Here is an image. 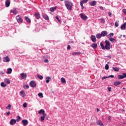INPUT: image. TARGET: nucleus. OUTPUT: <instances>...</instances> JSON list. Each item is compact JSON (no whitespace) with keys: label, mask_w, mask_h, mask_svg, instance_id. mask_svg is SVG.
<instances>
[{"label":"nucleus","mask_w":126,"mask_h":126,"mask_svg":"<svg viewBox=\"0 0 126 126\" xmlns=\"http://www.w3.org/2000/svg\"><path fill=\"white\" fill-rule=\"evenodd\" d=\"M102 37H105L108 35V32L106 31H102L101 33Z\"/></svg>","instance_id":"obj_11"},{"label":"nucleus","mask_w":126,"mask_h":126,"mask_svg":"<svg viewBox=\"0 0 126 126\" xmlns=\"http://www.w3.org/2000/svg\"><path fill=\"white\" fill-rule=\"evenodd\" d=\"M25 18L27 22H29V23L31 22V20H30V19L28 18V17L26 16V17H25Z\"/></svg>","instance_id":"obj_31"},{"label":"nucleus","mask_w":126,"mask_h":126,"mask_svg":"<svg viewBox=\"0 0 126 126\" xmlns=\"http://www.w3.org/2000/svg\"><path fill=\"white\" fill-rule=\"evenodd\" d=\"M100 21H101V23H105V19H104V18H101L100 19Z\"/></svg>","instance_id":"obj_44"},{"label":"nucleus","mask_w":126,"mask_h":126,"mask_svg":"<svg viewBox=\"0 0 126 126\" xmlns=\"http://www.w3.org/2000/svg\"><path fill=\"white\" fill-rule=\"evenodd\" d=\"M10 12L12 13H14V14H17V13H18V11H17L16 9H13L11 10Z\"/></svg>","instance_id":"obj_13"},{"label":"nucleus","mask_w":126,"mask_h":126,"mask_svg":"<svg viewBox=\"0 0 126 126\" xmlns=\"http://www.w3.org/2000/svg\"><path fill=\"white\" fill-rule=\"evenodd\" d=\"M126 23H124V24H123L121 27V29L122 30H126Z\"/></svg>","instance_id":"obj_21"},{"label":"nucleus","mask_w":126,"mask_h":126,"mask_svg":"<svg viewBox=\"0 0 126 126\" xmlns=\"http://www.w3.org/2000/svg\"><path fill=\"white\" fill-rule=\"evenodd\" d=\"M56 19H57L59 22H61V20H60V18H59V17L58 16L56 17Z\"/></svg>","instance_id":"obj_47"},{"label":"nucleus","mask_w":126,"mask_h":126,"mask_svg":"<svg viewBox=\"0 0 126 126\" xmlns=\"http://www.w3.org/2000/svg\"><path fill=\"white\" fill-rule=\"evenodd\" d=\"M24 89H28L29 88V86L28 85H25L23 86Z\"/></svg>","instance_id":"obj_40"},{"label":"nucleus","mask_w":126,"mask_h":126,"mask_svg":"<svg viewBox=\"0 0 126 126\" xmlns=\"http://www.w3.org/2000/svg\"><path fill=\"white\" fill-rule=\"evenodd\" d=\"M70 48H71V47H70V45H67V50H70Z\"/></svg>","instance_id":"obj_51"},{"label":"nucleus","mask_w":126,"mask_h":126,"mask_svg":"<svg viewBox=\"0 0 126 126\" xmlns=\"http://www.w3.org/2000/svg\"><path fill=\"white\" fill-rule=\"evenodd\" d=\"M37 77H38V78H39L40 80H42V79H43V76L40 75H37Z\"/></svg>","instance_id":"obj_38"},{"label":"nucleus","mask_w":126,"mask_h":126,"mask_svg":"<svg viewBox=\"0 0 126 126\" xmlns=\"http://www.w3.org/2000/svg\"><path fill=\"white\" fill-rule=\"evenodd\" d=\"M23 107H24V108H27V103L25 102L23 105Z\"/></svg>","instance_id":"obj_43"},{"label":"nucleus","mask_w":126,"mask_h":126,"mask_svg":"<svg viewBox=\"0 0 126 126\" xmlns=\"http://www.w3.org/2000/svg\"><path fill=\"white\" fill-rule=\"evenodd\" d=\"M106 78H109V77H107V76H106V77H103L102 78V80H103L104 79H106Z\"/></svg>","instance_id":"obj_53"},{"label":"nucleus","mask_w":126,"mask_h":126,"mask_svg":"<svg viewBox=\"0 0 126 126\" xmlns=\"http://www.w3.org/2000/svg\"><path fill=\"white\" fill-rule=\"evenodd\" d=\"M115 27H119V23H118V22H115Z\"/></svg>","instance_id":"obj_46"},{"label":"nucleus","mask_w":126,"mask_h":126,"mask_svg":"<svg viewBox=\"0 0 126 126\" xmlns=\"http://www.w3.org/2000/svg\"><path fill=\"white\" fill-rule=\"evenodd\" d=\"M109 36L110 37H113V36H114V33H110Z\"/></svg>","instance_id":"obj_52"},{"label":"nucleus","mask_w":126,"mask_h":126,"mask_svg":"<svg viewBox=\"0 0 126 126\" xmlns=\"http://www.w3.org/2000/svg\"><path fill=\"white\" fill-rule=\"evenodd\" d=\"M4 63H8L9 62H10V59L8 58V56H6L4 58V60L3 61Z\"/></svg>","instance_id":"obj_12"},{"label":"nucleus","mask_w":126,"mask_h":126,"mask_svg":"<svg viewBox=\"0 0 126 126\" xmlns=\"http://www.w3.org/2000/svg\"><path fill=\"white\" fill-rule=\"evenodd\" d=\"M105 50H110V49H111L112 47V46L111 45V43H110V41L109 40H105Z\"/></svg>","instance_id":"obj_2"},{"label":"nucleus","mask_w":126,"mask_h":126,"mask_svg":"<svg viewBox=\"0 0 126 126\" xmlns=\"http://www.w3.org/2000/svg\"><path fill=\"white\" fill-rule=\"evenodd\" d=\"M17 119H16V122H19V121H20V120H21V117H20V116H17Z\"/></svg>","instance_id":"obj_41"},{"label":"nucleus","mask_w":126,"mask_h":126,"mask_svg":"<svg viewBox=\"0 0 126 126\" xmlns=\"http://www.w3.org/2000/svg\"><path fill=\"white\" fill-rule=\"evenodd\" d=\"M107 89H108V91H109V92H111V91H112V88H111V87H108Z\"/></svg>","instance_id":"obj_48"},{"label":"nucleus","mask_w":126,"mask_h":126,"mask_svg":"<svg viewBox=\"0 0 126 126\" xmlns=\"http://www.w3.org/2000/svg\"><path fill=\"white\" fill-rule=\"evenodd\" d=\"M46 116H47V114H43V116H41L40 117L41 122H44V120H45V118H46Z\"/></svg>","instance_id":"obj_17"},{"label":"nucleus","mask_w":126,"mask_h":126,"mask_svg":"<svg viewBox=\"0 0 126 126\" xmlns=\"http://www.w3.org/2000/svg\"><path fill=\"white\" fill-rule=\"evenodd\" d=\"M1 87H6V84H4V82H1L0 84Z\"/></svg>","instance_id":"obj_36"},{"label":"nucleus","mask_w":126,"mask_h":126,"mask_svg":"<svg viewBox=\"0 0 126 126\" xmlns=\"http://www.w3.org/2000/svg\"><path fill=\"white\" fill-rule=\"evenodd\" d=\"M42 17L44 18V19H45V20H49V16H48V15H47V14H43L42 15Z\"/></svg>","instance_id":"obj_19"},{"label":"nucleus","mask_w":126,"mask_h":126,"mask_svg":"<svg viewBox=\"0 0 126 126\" xmlns=\"http://www.w3.org/2000/svg\"><path fill=\"white\" fill-rule=\"evenodd\" d=\"M90 5H91V6H94L97 4V1L95 0L91 1L89 2Z\"/></svg>","instance_id":"obj_7"},{"label":"nucleus","mask_w":126,"mask_h":126,"mask_svg":"<svg viewBox=\"0 0 126 126\" xmlns=\"http://www.w3.org/2000/svg\"><path fill=\"white\" fill-rule=\"evenodd\" d=\"M61 82H62V83H66V81H65V79H64V78L62 77L61 78Z\"/></svg>","instance_id":"obj_33"},{"label":"nucleus","mask_w":126,"mask_h":126,"mask_svg":"<svg viewBox=\"0 0 126 126\" xmlns=\"http://www.w3.org/2000/svg\"><path fill=\"white\" fill-rule=\"evenodd\" d=\"M80 5L82 7V9H84V6H83V2L82 1H80Z\"/></svg>","instance_id":"obj_39"},{"label":"nucleus","mask_w":126,"mask_h":126,"mask_svg":"<svg viewBox=\"0 0 126 126\" xmlns=\"http://www.w3.org/2000/svg\"><path fill=\"white\" fill-rule=\"evenodd\" d=\"M82 1V2H84L85 3H86V2H87V1H88V0H81Z\"/></svg>","instance_id":"obj_49"},{"label":"nucleus","mask_w":126,"mask_h":126,"mask_svg":"<svg viewBox=\"0 0 126 126\" xmlns=\"http://www.w3.org/2000/svg\"><path fill=\"white\" fill-rule=\"evenodd\" d=\"M81 54V52H73L72 53V56H77V55H80Z\"/></svg>","instance_id":"obj_32"},{"label":"nucleus","mask_w":126,"mask_h":126,"mask_svg":"<svg viewBox=\"0 0 126 126\" xmlns=\"http://www.w3.org/2000/svg\"><path fill=\"white\" fill-rule=\"evenodd\" d=\"M99 108H97V112H99Z\"/></svg>","instance_id":"obj_61"},{"label":"nucleus","mask_w":126,"mask_h":126,"mask_svg":"<svg viewBox=\"0 0 126 126\" xmlns=\"http://www.w3.org/2000/svg\"><path fill=\"white\" fill-rule=\"evenodd\" d=\"M112 68L113 70H114V71H119V68H118L117 67H113Z\"/></svg>","instance_id":"obj_34"},{"label":"nucleus","mask_w":126,"mask_h":126,"mask_svg":"<svg viewBox=\"0 0 126 126\" xmlns=\"http://www.w3.org/2000/svg\"><path fill=\"white\" fill-rule=\"evenodd\" d=\"M91 39L92 40V42H93V43L96 42V36H95V35H92L91 36Z\"/></svg>","instance_id":"obj_8"},{"label":"nucleus","mask_w":126,"mask_h":126,"mask_svg":"<svg viewBox=\"0 0 126 126\" xmlns=\"http://www.w3.org/2000/svg\"><path fill=\"white\" fill-rule=\"evenodd\" d=\"M107 58H109V59H112V57L111 56H107Z\"/></svg>","instance_id":"obj_59"},{"label":"nucleus","mask_w":126,"mask_h":126,"mask_svg":"<svg viewBox=\"0 0 126 126\" xmlns=\"http://www.w3.org/2000/svg\"><path fill=\"white\" fill-rule=\"evenodd\" d=\"M123 37H126V35H124Z\"/></svg>","instance_id":"obj_63"},{"label":"nucleus","mask_w":126,"mask_h":126,"mask_svg":"<svg viewBox=\"0 0 126 126\" xmlns=\"http://www.w3.org/2000/svg\"><path fill=\"white\" fill-rule=\"evenodd\" d=\"M107 119H108V121H111V120L110 116L108 117Z\"/></svg>","instance_id":"obj_55"},{"label":"nucleus","mask_w":126,"mask_h":126,"mask_svg":"<svg viewBox=\"0 0 126 126\" xmlns=\"http://www.w3.org/2000/svg\"><path fill=\"white\" fill-rule=\"evenodd\" d=\"M44 63H49V60H48V59H45L44 60Z\"/></svg>","instance_id":"obj_50"},{"label":"nucleus","mask_w":126,"mask_h":126,"mask_svg":"<svg viewBox=\"0 0 126 126\" xmlns=\"http://www.w3.org/2000/svg\"><path fill=\"white\" fill-rule=\"evenodd\" d=\"M16 124V120L15 119H12L10 121V125L11 126H13V125H15Z\"/></svg>","instance_id":"obj_9"},{"label":"nucleus","mask_w":126,"mask_h":126,"mask_svg":"<svg viewBox=\"0 0 126 126\" xmlns=\"http://www.w3.org/2000/svg\"><path fill=\"white\" fill-rule=\"evenodd\" d=\"M123 89H126V88H123Z\"/></svg>","instance_id":"obj_64"},{"label":"nucleus","mask_w":126,"mask_h":126,"mask_svg":"<svg viewBox=\"0 0 126 126\" xmlns=\"http://www.w3.org/2000/svg\"><path fill=\"white\" fill-rule=\"evenodd\" d=\"M101 37H102V34L101 33H97L96 35V37L97 38V39H100Z\"/></svg>","instance_id":"obj_30"},{"label":"nucleus","mask_w":126,"mask_h":126,"mask_svg":"<svg viewBox=\"0 0 126 126\" xmlns=\"http://www.w3.org/2000/svg\"><path fill=\"white\" fill-rule=\"evenodd\" d=\"M10 5V0H6L5 1V6L6 7H8Z\"/></svg>","instance_id":"obj_16"},{"label":"nucleus","mask_w":126,"mask_h":126,"mask_svg":"<svg viewBox=\"0 0 126 126\" xmlns=\"http://www.w3.org/2000/svg\"><path fill=\"white\" fill-rule=\"evenodd\" d=\"M108 15L111 17V16H112V12L108 13Z\"/></svg>","instance_id":"obj_56"},{"label":"nucleus","mask_w":126,"mask_h":126,"mask_svg":"<svg viewBox=\"0 0 126 126\" xmlns=\"http://www.w3.org/2000/svg\"><path fill=\"white\" fill-rule=\"evenodd\" d=\"M1 62V57H0V63Z\"/></svg>","instance_id":"obj_62"},{"label":"nucleus","mask_w":126,"mask_h":126,"mask_svg":"<svg viewBox=\"0 0 126 126\" xmlns=\"http://www.w3.org/2000/svg\"><path fill=\"white\" fill-rule=\"evenodd\" d=\"M57 7H51L50 8V11H51V12H54V11H55V10H56Z\"/></svg>","instance_id":"obj_26"},{"label":"nucleus","mask_w":126,"mask_h":126,"mask_svg":"<svg viewBox=\"0 0 126 126\" xmlns=\"http://www.w3.org/2000/svg\"><path fill=\"white\" fill-rule=\"evenodd\" d=\"M105 69L106 70H108V69H109V65L108 64H106L105 65Z\"/></svg>","instance_id":"obj_45"},{"label":"nucleus","mask_w":126,"mask_h":126,"mask_svg":"<svg viewBox=\"0 0 126 126\" xmlns=\"http://www.w3.org/2000/svg\"><path fill=\"white\" fill-rule=\"evenodd\" d=\"M119 79H124V78H126V73H124L122 75H119L118 76Z\"/></svg>","instance_id":"obj_5"},{"label":"nucleus","mask_w":126,"mask_h":126,"mask_svg":"<svg viewBox=\"0 0 126 126\" xmlns=\"http://www.w3.org/2000/svg\"><path fill=\"white\" fill-rule=\"evenodd\" d=\"M64 4L68 10L72 9V3L69 1H65Z\"/></svg>","instance_id":"obj_1"},{"label":"nucleus","mask_w":126,"mask_h":126,"mask_svg":"<svg viewBox=\"0 0 126 126\" xmlns=\"http://www.w3.org/2000/svg\"><path fill=\"white\" fill-rule=\"evenodd\" d=\"M20 95H22L23 97H25V96H26L25 93H24V91H23L20 92Z\"/></svg>","instance_id":"obj_29"},{"label":"nucleus","mask_w":126,"mask_h":126,"mask_svg":"<svg viewBox=\"0 0 126 126\" xmlns=\"http://www.w3.org/2000/svg\"><path fill=\"white\" fill-rule=\"evenodd\" d=\"M6 115L7 116H9V115H10V111L6 112Z\"/></svg>","instance_id":"obj_54"},{"label":"nucleus","mask_w":126,"mask_h":126,"mask_svg":"<svg viewBox=\"0 0 126 126\" xmlns=\"http://www.w3.org/2000/svg\"><path fill=\"white\" fill-rule=\"evenodd\" d=\"M80 16H81V19L83 20H85L86 21L87 20L88 17H87V16H84V14L83 13H81L80 14Z\"/></svg>","instance_id":"obj_6"},{"label":"nucleus","mask_w":126,"mask_h":126,"mask_svg":"<svg viewBox=\"0 0 126 126\" xmlns=\"http://www.w3.org/2000/svg\"><path fill=\"white\" fill-rule=\"evenodd\" d=\"M45 79H46V82L47 83H49V82H50V80L51 79V77H47Z\"/></svg>","instance_id":"obj_25"},{"label":"nucleus","mask_w":126,"mask_h":126,"mask_svg":"<svg viewBox=\"0 0 126 126\" xmlns=\"http://www.w3.org/2000/svg\"><path fill=\"white\" fill-rule=\"evenodd\" d=\"M121 83H122L121 82L116 81L114 83V85H115V86H118V85H120V84H121Z\"/></svg>","instance_id":"obj_24"},{"label":"nucleus","mask_w":126,"mask_h":126,"mask_svg":"<svg viewBox=\"0 0 126 126\" xmlns=\"http://www.w3.org/2000/svg\"><path fill=\"white\" fill-rule=\"evenodd\" d=\"M34 16L36 18V19H40V18L41 17L40 13H35L34 14Z\"/></svg>","instance_id":"obj_14"},{"label":"nucleus","mask_w":126,"mask_h":126,"mask_svg":"<svg viewBox=\"0 0 126 126\" xmlns=\"http://www.w3.org/2000/svg\"><path fill=\"white\" fill-rule=\"evenodd\" d=\"M16 19L18 22V23H22L23 22V20L20 16V15H18L16 17Z\"/></svg>","instance_id":"obj_3"},{"label":"nucleus","mask_w":126,"mask_h":126,"mask_svg":"<svg viewBox=\"0 0 126 126\" xmlns=\"http://www.w3.org/2000/svg\"><path fill=\"white\" fill-rule=\"evenodd\" d=\"M122 37H123L122 35H120V36H119L118 38H122Z\"/></svg>","instance_id":"obj_60"},{"label":"nucleus","mask_w":126,"mask_h":126,"mask_svg":"<svg viewBox=\"0 0 126 126\" xmlns=\"http://www.w3.org/2000/svg\"><path fill=\"white\" fill-rule=\"evenodd\" d=\"M12 72V69L11 68H9L7 69V74H10Z\"/></svg>","instance_id":"obj_23"},{"label":"nucleus","mask_w":126,"mask_h":126,"mask_svg":"<svg viewBox=\"0 0 126 126\" xmlns=\"http://www.w3.org/2000/svg\"><path fill=\"white\" fill-rule=\"evenodd\" d=\"M38 114H42L43 115H46V113H45V110L43 109H41L38 111Z\"/></svg>","instance_id":"obj_22"},{"label":"nucleus","mask_w":126,"mask_h":126,"mask_svg":"<svg viewBox=\"0 0 126 126\" xmlns=\"http://www.w3.org/2000/svg\"><path fill=\"white\" fill-rule=\"evenodd\" d=\"M100 9H101V10H104V8H103L102 6L100 7Z\"/></svg>","instance_id":"obj_58"},{"label":"nucleus","mask_w":126,"mask_h":126,"mask_svg":"<svg viewBox=\"0 0 126 126\" xmlns=\"http://www.w3.org/2000/svg\"><path fill=\"white\" fill-rule=\"evenodd\" d=\"M96 124L97 125V126H104V124H103V123H102V121H101V120L97 121L96 122Z\"/></svg>","instance_id":"obj_15"},{"label":"nucleus","mask_w":126,"mask_h":126,"mask_svg":"<svg viewBox=\"0 0 126 126\" xmlns=\"http://www.w3.org/2000/svg\"><path fill=\"white\" fill-rule=\"evenodd\" d=\"M39 97H40V98H43V97H44L43 96V94L42 93H40L38 94Z\"/></svg>","instance_id":"obj_42"},{"label":"nucleus","mask_w":126,"mask_h":126,"mask_svg":"<svg viewBox=\"0 0 126 126\" xmlns=\"http://www.w3.org/2000/svg\"><path fill=\"white\" fill-rule=\"evenodd\" d=\"M100 47L102 50H105V46L103 45V43L100 42Z\"/></svg>","instance_id":"obj_35"},{"label":"nucleus","mask_w":126,"mask_h":126,"mask_svg":"<svg viewBox=\"0 0 126 126\" xmlns=\"http://www.w3.org/2000/svg\"><path fill=\"white\" fill-rule=\"evenodd\" d=\"M4 82H6L7 84H10V81L9 80V79H5Z\"/></svg>","instance_id":"obj_27"},{"label":"nucleus","mask_w":126,"mask_h":126,"mask_svg":"<svg viewBox=\"0 0 126 126\" xmlns=\"http://www.w3.org/2000/svg\"><path fill=\"white\" fill-rule=\"evenodd\" d=\"M109 40L111 41V42H116V39L113 38L112 37L109 36Z\"/></svg>","instance_id":"obj_28"},{"label":"nucleus","mask_w":126,"mask_h":126,"mask_svg":"<svg viewBox=\"0 0 126 126\" xmlns=\"http://www.w3.org/2000/svg\"><path fill=\"white\" fill-rule=\"evenodd\" d=\"M109 77H111L112 78H114V75H110L109 76H108V78Z\"/></svg>","instance_id":"obj_57"},{"label":"nucleus","mask_w":126,"mask_h":126,"mask_svg":"<svg viewBox=\"0 0 126 126\" xmlns=\"http://www.w3.org/2000/svg\"><path fill=\"white\" fill-rule=\"evenodd\" d=\"M30 86L32 88H35L37 86V84L34 81H32L30 83Z\"/></svg>","instance_id":"obj_4"},{"label":"nucleus","mask_w":126,"mask_h":126,"mask_svg":"<svg viewBox=\"0 0 126 126\" xmlns=\"http://www.w3.org/2000/svg\"><path fill=\"white\" fill-rule=\"evenodd\" d=\"M6 109H8V110H11V105L8 104V106L6 107Z\"/></svg>","instance_id":"obj_37"},{"label":"nucleus","mask_w":126,"mask_h":126,"mask_svg":"<svg viewBox=\"0 0 126 126\" xmlns=\"http://www.w3.org/2000/svg\"><path fill=\"white\" fill-rule=\"evenodd\" d=\"M91 47L93 49H96L97 47H98V44H97V43H93L91 45Z\"/></svg>","instance_id":"obj_20"},{"label":"nucleus","mask_w":126,"mask_h":126,"mask_svg":"<svg viewBox=\"0 0 126 126\" xmlns=\"http://www.w3.org/2000/svg\"><path fill=\"white\" fill-rule=\"evenodd\" d=\"M22 123L24 126H27L28 125V121L26 120H23L22 121Z\"/></svg>","instance_id":"obj_18"},{"label":"nucleus","mask_w":126,"mask_h":126,"mask_svg":"<svg viewBox=\"0 0 126 126\" xmlns=\"http://www.w3.org/2000/svg\"><path fill=\"white\" fill-rule=\"evenodd\" d=\"M21 76L22 79H26L27 77V74L22 73L21 74Z\"/></svg>","instance_id":"obj_10"}]
</instances>
